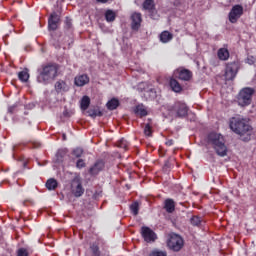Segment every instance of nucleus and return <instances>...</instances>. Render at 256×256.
<instances>
[{
  "mask_svg": "<svg viewBox=\"0 0 256 256\" xmlns=\"http://www.w3.org/2000/svg\"><path fill=\"white\" fill-rule=\"evenodd\" d=\"M60 69L61 65L55 62L42 64L37 70V82L42 85H49V83H53V81L59 77Z\"/></svg>",
  "mask_w": 256,
  "mask_h": 256,
  "instance_id": "1",
  "label": "nucleus"
},
{
  "mask_svg": "<svg viewBox=\"0 0 256 256\" xmlns=\"http://www.w3.org/2000/svg\"><path fill=\"white\" fill-rule=\"evenodd\" d=\"M90 249L93 256H101V251H99V246L97 244H92Z\"/></svg>",
  "mask_w": 256,
  "mask_h": 256,
  "instance_id": "34",
  "label": "nucleus"
},
{
  "mask_svg": "<svg viewBox=\"0 0 256 256\" xmlns=\"http://www.w3.org/2000/svg\"><path fill=\"white\" fill-rule=\"evenodd\" d=\"M230 129L239 135L241 141H251V135H253V127L249 125L245 119L231 118L229 122Z\"/></svg>",
  "mask_w": 256,
  "mask_h": 256,
  "instance_id": "2",
  "label": "nucleus"
},
{
  "mask_svg": "<svg viewBox=\"0 0 256 256\" xmlns=\"http://www.w3.org/2000/svg\"><path fill=\"white\" fill-rule=\"evenodd\" d=\"M168 111L171 115H175V117L179 119H184L189 113V106H187L185 102L177 101L172 106L168 107Z\"/></svg>",
  "mask_w": 256,
  "mask_h": 256,
  "instance_id": "5",
  "label": "nucleus"
},
{
  "mask_svg": "<svg viewBox=\"0 0 256 256\" xmlns=\"http://www.w3.org/2000/svg\"><path fill=\"white\" fill-rule=\"evenodd\" d=\"M208 143L212 145L216 155L218 157H227L228 148L225 145V137L222 134L216 132H210L207 136Z\"/></svg>",
  "mask_w": 256,
  "mask_h": 256,
  "instance_id": "3",
  "label": "nucleus"
},
{
  "mask_svg": "<svg viewBox=\"0 0 256 256\" xmlns=\"http://www.w3.org/2000/svg\"><path fill=\"white\" fill-rule=\"evenodd\" d=\"M117 147H119L120 149H124L125 151H127L129 149V142L125 139V138H121L120 140H118L117 142Z\"/></svg>",
  "mask_w": 256,
  "mask_h": 256,
  "instance_id": "28",
  "label": "nucleus"
},
{
  "mask_svg": "<svg viewBox=\"0 0 256 256\" xmlns=\"http://www.w3.org/2000/svg\"><path fill=\"white\" fill-rule=\"evenodd\" d=\"M72 155L77 159L83 156V148L77 147L72 151Z\"/></svg>",
  "mask_w": 256,
  "mask_h": 256,
  "instance_id": "35",
  "label": "nucleus"
},
{
  "mask_svg": "<svg viewBox=\"0 0 256 256\" xmlns=\"http://www.w3.org/2000/svg\"><path fill=\"white\" fill-rule=\"evenodd\" d=\"M169 85L172 91H174V93H181V91H183V87L181 86L179 81H177V79L175 78L170 79Z\"/></svg>",
  "mask_w": 256,
  "mask_h": 256,
  "instance_id": "20",
  "label": "nucleus"
},
{
  "mask_svg": "<svg viewBox=\"0 0 256 256\" xmlns=\"http://www.w3.org/2000/svg\"><path fill=\"white\" fill-rule=\"evenodd\" d=\"M18 78L23 83H27L29 81V72L28 71H21L18 73Z\"/></svg>",
  "mask_w": 256,
  "mask_h": 256,
  "instance_id": "29",
  "label": "nucleus"
},
{
  "mask_svg": "<svg viewBox=\"0 0 256 256\" xmlns=\"http://www.w3.org/2000/svg\"><path fill=\"white\" fill-rule=\"evenodd\" d=\"M50 43L55 49H61V32H53L51 34Z\"/></svg>",
  "mask_w": 256,
  "mask_h": 256,
  "instance_id": "19",
  "label": "nucleus"
},
{
  "mask_svg": "<svg viewBox=\"0 0 256 256\" xmlns=\"http://www.w3.org/2000/svg\"><path fill=\"white\" fill-rule=\"evenodd\" d=\"M64 139H65V134L63 135Z\"/></svg>",
  "mask_w": 256,
  "mask_h": 256,
  "instance_id": "45",
  "label": "nucleus"
},
{
  "mask_svg": "<svg viewBox=\"0 0 256 256\" xmlns=\"http://www.w3.org/2000/svg\"><path fill=\"white\" fill-rule=\"evenodd\" d=\"M97 3H109V0H96Z\"/></svg>",
  "mask_w": 256,
  "mask_h": 256,
  "instance_id": "44",
  "label": "nucleus"
},
{
  "mask_svg": "<svg viewBox=\"0 0 256 256\" xmlns=\"http://www.w3.org/2000/svg\"><path fill=\"white\" fill-rule=\"evenodd\" d=\"M17 256H29V252H27V249L25 248H20L18 250Z\"/></svg>",
  "mask_w": 256,
  "mask_h": 256,
  "instance_id": "39",
  "label": "nucleus"
},
{
  "mask_svg": "<svg viewBox=\"0 0 256 256\" xmlns=\"http://www.w3.org/2000/svg\"><path fill=\"white\" fill-rule=\"evenodd\" d=\"M57 187H59V183L54 178H50L46 181V188L48 191H55Z\"/></svg>",
  "mask_w": 256,
  "mask_h": 256,
  "instance_id": "25",
  "label": "nucleus"
},
{
  "mask_svg": "<svg viewBox=\"0 0 256 256\" xmlns=\"http://www.w3.org/2000/svg\"><path fill=\"white\" fill-rule=\"evenodd\" d=\"M130 211L132 213V215H139V202H133L131 205H130Z\"/></svg>",
  "mask_w": 256,
  "mask_h": 256,
  "instance_id": "30",
  "label": "nucleus"
},
{
  "mask_svg": "<svg viewBox=\"0 0 256 256\" xmlns=\"http://www.w3.org/2000/svg\"><path fill=\"white\" fill-rule=\"evenodd\" d=\"M173 77L175 79H179L180 81H191L193 78V72L187 68L179 67L174 70Z\"/></svg>",
  "mask_w": 256,
  "mask_h": 256,
  "instance_id": "10",
  "label": "nucleus"
},
{
  "mask_svg": "<svg viewBox=\"0 0 256 256\" xmlns=\"http://www.w3.org/2000/svg\"><path fill=\"white\" fill-rule=\"evenodd\" d=\"M76 87H85L89 83V76L87 74L78 75L74 78Z\"/></svg>",
  "mask_w": 256,
  "mask_h": 256,
  "instance_id": "18",
  "label": "nucleus"
},
{
  "mask_svg": "<svg viewBox=\"0 0 256 256\" xmlns=\"http://www.w3.org/2000/svg\"><path fill=\"white\" fill-rule=\"evenodd\" d=\"M134 113L135 115H137V117H140V118L147 117L148 115L147 109H145V106L143 104L137 105L134 108Z\"/></svg>",
  "mask_w": 256,
  "mask_h": 256,
  "instance_id": "21",
  "label": "nucleus"
},
{
  "mask_svg": "<svg viewBox=\"0 0 256 256\" xmlns=\"http://www.w3.org/2000/svg\"><path fill=\"white\" fill-rule=\"evenodd\" d=\"M142 7L144 11H148L151 19H155V1L154 0H144Z\"/></svg>",
  "mask_w": 256,
  "mask_h": 256,
  "instance_id": "15",
  "label": "nucleus"
},
{
  "mask_svg": "<svg viewBox=\"0 0 256 256\" xmlns=\"http://www.w3.org/2000/svg\"><path fill=\"white\" fill-rule=\"evenodd\" d=\"M15 111V106H11L8 108V113H13Z\"/></svg>",
  "mask_w": 256,
  "mask_h": 256,
  "instance_id": "43",
  "label": "nucleus"
},
{
  "mask_svg": "<svg viewBox=\"0 0 256 256\" xmlns=\"http://www.w3.org/2000/svg\"><path fill=\"white\" fill-rule=\"evenodd\" d=\"M71 193L74 197H83L85 193V188H83V182L81 177L76 176L71 181Z\"/></svg>",
  "mask_w": 256,
  "mask_h": 256,
  "instance_id": "8",
  "label": "nucleus"
},
{
  "mask_svg": "<svg viewBox=\"0 0 256 256\" xmlns=\"http://www.w3.org/2000/svg\"><path fill=\"white\" fill-rule=\"evenodd\" d=\"M144 135H146V137H152L153 136V127H151V124H146L145 125Z\"/></svg>",
  "mask_w": 256,
  "mask_h": 256,
  "instance_id": "33",
  "label": "nucleus"
},
{
  "mask_svg": "<svg viewBox=\"0 0 256 256\" xmlns=\"http://www.w3.org/2000/svg\"><path fill=\"white\" fill-rule=\"evenodd\" d=\"M64 29L66 31H71L73 29V22L71 18L66 17L65 22H64Z\"/></svg>",
  "mask_w": 256,
  "mask_h": 256,
  "instance_id": "32",
  "label": "nucleus"
},
{
  "mask_svg": "<svg viewBox=\"0 0 256 256\" xmlns=\"http://www.w3.org/2000/svg\"><path fill=\"white\" fill-rule=\"evenodd\" d=\"M175 200H173V198H167L164 200L163 203V209L166 211V213H175Z\"/></svg>",
  "mask_w": 256,
  "mask_h": 256,
  "instance_id": "17",
  "label": "nucleus"
},
{
  "mask_svg": "<svg viewBox=\"0 0 256 256\" xmlns=\"http://www.w3.org/2000/svg\"><path fill=\"white\" fill-rule=\"evenodd\" d=\"M149 256H167V252L165 251H159V250H153Z\"/></svg>",
  "mask_w": 256,
  "mask_h": 256,
  "instance_id": "36",
  "label": "nucleus"
},
{
  "mask_svg": "<svg viewBox=\"0 0 256 256\" xmlns=\"http://www.w3.org/2000/svg\"><path fill=\"white\" fill-rule=\"evenodd\" d=\"M87 164H85V160L83 159H78L76 162V167L77 169H83L86 167Z\"/></svg>",
  "mask_w": 256,
  "mask_h": 256,
  "instance_id": "37",
  "label": "nucleus"
},
{
  "mask_svg": "<svg viewBox=\"0 0 256 256\" xmlns=\"http://www.w3.org/2000/svg\"><path fill=\"white\" fill-rule=\"evenodd\" d=\"M256 59L254 56H248L246 59V63H248V65H255Z\"/></svg>",
  "mask_w": 256,
  "mask_h": 256,
  "instance_id": "40",
  "label": "nucleus"
},
{
  "mask_svg": "<svg viewBox=\"0 0 256 256\" xmlns=\"http://www.w3.org/2000/svg\"><path fill=\"white\" fill-rule=\"evenodd\" d=\"M243 13V5L236 4L232 6L230 12L228 13V21H230L232 24L237 23V21L243 17Z\"/></svg>",
  "mask_w": 256,
  "mask_h": 256,
  "instance_id": "9",
  "label": "nucleus"
},
{
  "mask_svg": "<svg viewBox=\"0 0 256 256\" xmlns=\"http://www.w3.org/2000/svg\"><path fill=\"white\" fill-rule=\"evenodd\" d=\"M131 20V27L133 31H139V28L141 27V21H143V19L141 18V13H133L131 15Z\"/></svg>",
  "mask_w": 256,
  "mask_h": 256,
  "instance_id": "16",
  "label": "nucleus"
},
{
  "mask_svg": "<svg viewBox=\"0 0 256 256\" xmlns=\"http://www.w3.org/2000/svg\"><path fill=\"white\" fill-rule=\"evenodd\" d=\"M203 222V218L197 216V215H193L190 218V223L191 225H201V223Z\"/></svg>",
  "mask_w": 256,
  "mask_h": 256,
  "instance_id": "31",
  "label": "nucleus"
},
{
  "mask_svg": "<svg viewBox=\"0 0 256 256\" xmlns=\"http://www.w3.org/2000/svg\"><path fill=\"white\" fill-rule=\"evenodd\" d=\"M253 95H255V89L251 87L242 88L238 95L237 101L240 107H249L253 102Z\"/></svg>",
  "mask_w": 256,
  "mask_h": 256,
  "instance_id": "4",
  "label": "nucleus"
},
{
  "mask_svg": "<svg viewBox=\"0 0 256 256\" xmlns=\"http://www.w3.org/2000/svg\"><path fill=\"white\" fill-rule=\"evenodd\" d=\"M89 105H91V98H89V96H83L80 103L81 110L87 111Z\"/></svg>",
  "mask_w": 256,
  "mask_h": 256,
  "instance_id": "26",
  "label": "nucleus"
},
{
  "mask_svg": "<svg viewBox=\"0 0 256 256\" xmlns=\"http://www.w3.org/2000/svg\"><path fill=\"white\" fill-rule=\"evenodd\" d=\"M105 169V161L104 160H97L92 167L89 169V173L92 176L98 175Z\"/></svg>",
  "mask_w": 256,
  "mask_h": 256,
  "instance_id": "12",
  "label": "nucleus"
},
{
  "mask_svg": "<svg viewBox=\"0 0 256 256\" xmlns=\"http://www.w3.org/2000/svg\"><path fill=\"white\" fill-rule=\"evenodd\" d=\"M142 236L147 243H151V241H155V239H157L155 232H153V230L147 226L142 227Z\"/></svg>",
  "mask_w": 256,
  "mask_h": 256,
  "instance_id": "13",
  "label": "nucleus"
},
{
  "mask_svg": "<svg viewBox=\"0 0 256 256\" xmlns=\"http://www.w3.org/2000/svg\"><path fill=\"white\" fill-rule=\"evenodd\" d=\"M61 25V16L57 12H52L48 18V29L50 31H57Z\"/></svg>",
  "mask_w": 256,
  "mask_h": 256,
  "instance_id": "11",
  "label": "nucleus"
},
{
  "mask_svg": "<svg viewBox=\"0 0 256 256\" xmlns=\"http://www.w3.org/2000/svg\"><path fill=\"white\" fill-rule=\"evenodd\" d=\"M166 145L167 147H172V145H175V141L173 139L167 140Z\"/></svg>",
  "mask_w": 256,
  "mask_h": 256,
  "instance_id": "41",
  "label": "nucleus"
},
{
  "mask_svg": "<svg viewBox=\"0 0 256 256\" xmlns=\"http://www.w3.org/2000/svg\"><path fill=\"white\" fill-rule=\"evenodd\" d=\"M167 245L171 251H175L177 253L180 249H183L185 242L180 235L171 233L168 235Z\"/></svg>",
  "mask_w": 256,
  "mask_h": 256,
  "instance_id": "6",
  "label": "nucleus"
},
{
  "mask_svg": "<svg viewBox=\"0 0 256 256\" xmlns=\"http://www.w3.org/2000/svg\"><path fill=\"white\" fill-rule=\"evenodd\" d=\"M116 18H117V14H115V11L111 9L106 10L105 19L107 23H113V21H115Z\"/></svg>",
  "mask_w": 256,
  "mask_h": 256,
  "instance_id": "27",
  "label": "nucleus"
},
{
  "mask_svg": "<svg viewBox=\"0 0 256 256\" xmlns=\"http://www.w3.org/2000/svg\"><path fill=\"white\" fill-rule=\"evenodd\" d=\"M217 56L220 61H227L230 57L229 50L227 48H220L218 49Z\"/></svg>",
  "mask_w": 256,
  "mask_h": 256,
  "instance_id": "22",
  "label": "nucleus"
},
{
  "mask_svg": "<svg viewBox=\"0 0 256 256\" xmlns=\"http://www.w3.org/2000/svg\"><path fill=\"white\" fill-rule=\"evenodd\" d=\"M90 117H101V115H103V113H101V111L98 110H90Z\"/></svg>",
  "mask_w": 256,
  "mask_h": 256,
  "instance_id": "38",
  "label": "nucleus"
},
{
  "mask_svg": "<svg viewBox=\"0 0 256 256\" xmlns=\"http://www.w3.org/2000/svg\"><path fill=\"white\" fill-rule=\"evenodd\" d=\"M239 69H241L239 61L228 62L225 68L226 81H233L237 77Z\"/></svg>",
  "mask_w": 256,
  "mask_h": 256,
  "instance_id": "7",
  "label": "nucleus"
},
{
  "mask_svg": "<svg viewBox=\"0 0 256 256\" xmlns=\"http://www.w3.org/2000/svg\"><path fill=\"white\" fill-rule=\"evenodd\" d=\"M54 89L58 95L67 93L69 91V85L65 80L60 79L54 84Z\"/></svg>",
  "mask_w": 256,
  "mask_h": 256,
  "instance_id": "14",
  "label": "nucleus"
},
{
  "mask_svg": "<svg viewBox=\"0 0 256 256\" xmlns=\"http://www.w3.org/2000/svg\"><path fill=\"white\" fill-rule=\"evenodd\" d=\"M63 116L64 117H71V113H69V110H64L63 111Z\"/></svg>",
  "mask_w": 256,
  "mask_h": 256,
  "instance_id": "42",
  "label": "nucleus"
},
{
  "mask_svg": "<svg viewBox=\"0 0 256 256\" xmlns=\"http://www.w3.org/2000/svg\"><path fill=\"white\" fill-rule=\"evenodd\" d=\"M120 103H119V99L117 98H112L111 100H109L106 104V107L109 111H115V109H117V107H119Z\"/></svg>",
  "mask_w": 256,
  "mask_h": 256,
  "instance_id": "23",
  "label": "nucleus"
},
{
  "mask_svg": "<svg viewBox=\"0 0 256 256\" xmlns=\"http://www.w3.org/2000/svg\"><path fill=\"white\" fill-rule=\"evenodd\" d=\"M173 39V34L169 31H163L160 34V41L161 43H169Z\"/></svg>",
  "mask_w": 256,
  "mask_h": 256,
  "instance_id": "24",
  "label": "nucleus"
}]
</instances>
